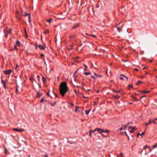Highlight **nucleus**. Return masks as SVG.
Instances as JSON below:
<instances>
[{"instance_id": "nucleus-1", "label": "nucleus", "mask_w": 157, "mask_h": 157, "mask_svg": "<svg viewBox=\"0 0 157 157\" xmlns=\"http://www.w3.org/2000/svg\"><path fill=\"white\" fill-rule=\"evenodd\" d=\"M68 90L67 83L66 82H62L59 86L60 94L63 97Z\"/></svg>"}, {"instance_id": "nucleus-2", "label": "nucleus", "mask_w": 157, "mask_h": 157, "mask_svg": "<svg viewBox=\"0 0 157 157\" xmlns=\"http://www.w3.org/2000/svg\"><path fill=\"white\" fill-rule=\"evenodd\" d=\"M144 150H145L146 153L145 154H146L147 153H148L151 151V147L148 146L146 145L144 146V149H143L142 152L144 151Z\"/></svg>"}, {"instance_id": "nucleus-3", "label": "nucleus", "mask_w": 157, "mask_h": 157, "mask_svg": "<svg viewBox=\"0 0 157 157\" xmlns=\"http://www.w3.org/2000/svg\"><path fill=\"white\" fill-rule=\"evenodd\" d=\"M129 132L131 133L134 132V131L136 129V127H133L132 126H129L128 129Z\"/></svg>"}, {"instance_id": "nucleus-4", "label": "nucleus", "mask_w": 157, "mask_h": 157, "mask_svg": "<svg viewBox=\"0 0 157 157\" xmlns=\"http://www.w3.org/2000/svg\"><path fill=\"white\" fill-rule=\"evenodd\" d=\"M22 15L23 16H24V17H25L26 16H29V23L31 22V16H30V14H28L26 12H25V14L23 15V14L22 13H21Z\"/></svg>"}, {"instance_id": "nucleus-5", "label": "nucleus", "mask_w": 157, "mask_h": 157, "mask_svg": "<svg viewBox=\"0 0 157 157\" xmlns=\"http://www.w3.org/2000/svg\"><path fill=\"white\" fill-rule=\"evenodd\" d=\"M46 46L44 45V46H43L41 45L40 44H39L38 45V47L40 48V50H44L45 49V48L46 47Z\"/></svg>"}, {"instance_id": "nucleus-6", "label": "nucleus", "mask_w": 157, "mask_h": 157, "mask_svg": "<svg viewBox=\"0 0 157 157\" xmlns=\"http://www.w3.org/2000/svg\"><path fill=\"white\" fill-rule=\"evenodd\" d=\"M12 71V70H9L4 71V73L5 75H10Z\"/></svg>"}, {"instance_id": "nucleus-7", "label": "nucleus", "mask_w": 157, "mask_h": 157, "mask_svg": "<svg viewBox=\"0 0 157 157\" xmlns=\"http://www.w3.org/2000/svg\"><path fill=\"white\" fill-rule=\"evenodd\" d=\"M80 25V23H76L74 26H73L72 27V28L73 29H74L76 28H77L78 27H79V26Z\"/></svg>"}, {"instance_id": "nucleus-8", "label": "nucleus", "mask_w": 157, "mask_h": 157, "mask_svg": "<svg viewBox=\"0 0 157 157\" xmlns=\"http://www.w3.org/2000/svg\"><path fill=\"white\" fill-rule=\"evenodd\" d=\"M1 82H2V85L4 87V88L6 89V83L4 81H3L2 79V78L1 79Z\"/></svg>"}, {"instance_id": "nucleus-9", "label": "nucleus", "mask_w": 157, "mask_h": 157, "mask_svg": "<svg viewBox=\"0 0 157 157\" xmlns=\"http://www.w3.org/2000/svg\"><path fill=\"white\" fill-rule=\"evenodd\" d=\"M13 130L14 131H16L17 132H21L22 131H23L24 130H22V129H20L17 128H13Z\"/></svg>"}, {"instance_id": "nucleus-10", "label": "nucleus", "mask_w": 157, "mask_h": 157, "mask_svg": "<svg viewBox=\"0 0 157 157\" xmlns=\"http://www.w3.org/2000/svg\"><path fill=\"white\" fill-rule=\"evenodd\" d=\"M120 79H124L123 78V77L125 78L127 80L128 79V78L127 77H126L124 75L121 74L120 75Z\"/></svg>"}, {"instance_id": "nucleus-11", "label": "nucleus", "mask_w": 157, "mask_h": 157, "mask_svg": "<svg viewBox=\"0 0 157 157\" xmlns=\"http://www.w3.org/2000/svg\"><path fill=\"white\" fill-rule=\"evenodd\" d=\"M6 32L8 34H10L12 32V29H7L6 28Z\"/></svg>"}, {"instance_id": "nucleus-12", "label": "nucleus", "mask_w": 157, "mask_h": 157, "mask_svg": "<svg viewBox=\"0 0 157 157\" xmlns=\"http://www.w3.org/2000/svg\"><path fill=\"white\" fill-rule=\"evenodd\" d=\"M42 95V93H40L39 92H38L37 93V95L36 96V98H39L41 97Z\"/></svg>"}, {"instance_id": "nucleus-13", "label": "nucleus", "mask_w": 157, "mask_h": 157, "mask_svg": "<svg viewBox=\"0 0 157 157\" xmlns=\"http://www.w3.org/2000/svg\"><path fill=\"white\" fill-rule=\"evenodd\" d=\"M112 90L113 92L116 93H119L120 91V90H117L114 89H112Z\"/></svg>"}, {"instance_id": "nucleus-14", "label": "nucleus", "mask_w": 157, "mask_h": 157, "mask_svg": "<svg viewBox=\"0 0 157 157\" xmlns=\"http://www.w3.org/2000/svg\"><path fill=\"white\" fill-rule=\"evenodd\" d=\"M140 92H141V93L142 94H146V93H149L150 92V91H146L145 90H143L140 91Z\"/></svg>"}, {"instance_id": "nucleus-15", "label": "nucleus", "mask_w": 157, "mask_h": 157, "mask_svg": "<svg viewBox=\"0 0 157 157\" xmlns=\"http://www.w3.org/2000/svg\"><path fill=\"white\" fill-rule=\"evenodd\" d=\"M42 80L44 83H45L46 82V78L43 76H42Z\"/></svg>"}, {"instance_id": "nucleus-16", "label": "nucleus", "mask_w": 157, "mask_h": 157, "mask_svg": "<svg viewBox=\"0 0 157 157\" xmlns=\"http://www.w3.org/2000/svg\"><path fill=\"white\" fill-rule=\"evenodd\" d=\"M96 130H97V131H101V133L102 132H104V129H101L97 128H96Z\"/></svg>"}, {"instance_id": "nucleus-17", "label": "nucleus", "mask_w": 157, "mask_h": 157, "mask_svg": "<svg viewBox=\"0 0 157 157\" xmlns=\"http://www.w3.org/2000/svg\"><path fill=\"white\" fill-rule=\"evenodd\" d=\"M20 44L21 43L20 42L19 40H17L16 42V45L17 46H20Z\"/></svg>"}, {"instance_id": "nucleus-18", "label": "nucleus", "mask_w": 157, "mask_h": 157, "mask_svg": "<svg viewBox=\"0 0 157 157\" xmlns=\"http://www.w3.org/2000/svg\"><path fill=\"white\" fill-rule=\"evenodd\" d=\"M120 97H121V96H118L117 95H114L113 96V98L114 99H119Z\"/></svg>"}, {"instance_id": "nucleus-19", "label": "nucleus", "mask_w": 157, "mask_h": 157, "mask_svg": "<svg viewBox=\"0 0 157 157\" xmlns=\"http://www.w3.org/2000/svg\"><path fill=\"white\" fill-rule=\"evenodd\" d=\"M94 74L95 75L96 78H97V77H102V76L101 75H98L95 73H94Z\"/></svg>"}, {"instance_id": "nucleus-20", "label": "nucleus", "mask_w": 157, "mask_h": 157, "mask_svg": "<svg viewBox=\"0 0 157 157\" xmlns=\"http://www.w3.org/2000/svg\"><path fill=\"white\" fill-rule=\"evenodd\" d=\"M52 18H50L49 19H47L46 21L47 22L51 23V22H52Z\"/></svg>"}, {"instance_id": "nucleus-21", "label": "nucleus", "mask_w": 157, "mask_h": 157, "mask_svg": "<svg viewBox=\"0 0 157 157\" xmlns=\"http://www.w3.org/2000/svg\"><path fill=\"white\" fill-rule=\"evenodd\" d=\"M90 110H91V109H89V110H86L85 111V113L86 114V115H88L90 111Z\"/></svg>"}, {"instance_id": "nucleus-22", "label": "nucleus", "mask_w": 157, "mask_h": 157, "mask_svg": "<svg viewBox=\"0 0 157 157\" xmlns=\"http://www.w3.org/2000/svg\"><path fill=\"white\" fill-rule=\"evenodd\" d=\"M151 120H150L148 122H146V123H145V126H147L148 124H150L151 123Z\"/></svg>"}, {"instance_id": "nucleus-23", "label": "nucleus", "mask_w": 157, "mask_h": 157, "mask_svg": "<svg viewBox=\"0 0 157 157\" xmlns=\"http://www.w3.org/2000/svg\"><path fill=\"white\" fill-rule=\"evenodd\" d=\"M96 131H97V130H96L95 128L94 130H91L89 132V133H90L91 134H92V133H93L95 132Z\"/></svg>"}, {"instance_id": "nucleus-24", "label": "nucleus", "mask_w": 157, "mask_h": 157, "mask_svg": "<svg viewBox=\"0 0 157 157\" xmlns=\"http://www.w3.org/2000/svg\"><path fill=\"white\" fill-rule=\"evenodd\" d=\"M143 83V82L139 80V81H138V82L136 83V85H139L141 83Z\"/></svg>"}, {"instance_id": "nucleus-25", "label": "nucleus", "mask_w": 157, "mask_h": 157, "mask_svg": "<svg viewBox=\"0 0 157 157\" xmlns=\"http://www.w3.org/2000/svg\"><path fill=\"white\" fill-rule=\"evenodd\" d=\"M123 126H124V127H121L120 129V131H121L123 129L125 128H127V126L126 125V124H125L124 125H123Z\"/></svg>"}, {"instance_id": "nucleus-26", "label": "nucleus", "mask_w": 157, "mask_h": 157, "mask_svg": "<svg viewBox=\"0 0 157 157\" xmlns=\"http://www.w3.org/2000/svg\"><path fill=\"white\" fill-rule=\"evenodd\" d=\"M84 75H87L91 74V73L90 72H85L84 73Z\"/></svg>"}, {"instance_id": "nucleus-27", "label": "nucleus", "mask_w": 157, "mask_h": 157, "mask_svg": "<svg viewBox=\"0 0 157 157\" xmlns=\"http://www.w3.org/2000/svg\"><path fill=\"white\" fill-rule=\"evenodd\" d=\"M83 66L85 67V68L84 69V71H86L87 70V67L85 64H84Z\"/></svg>"}, {"instance_id": "nucleus-28", "label": "nucleus", "mask_w": 157, "mask_h": 157, "mask_svg": "<svg viewBox=\"0 0 157 157\" xmlns=\"http://www.w3.org/2000/svg\"><path fill=\"white\" fill-rule=\"evenodd\" d=\"M75 35H73V36L71 35L69 36V38L71 39H72L73 38H74L75 37Z\"/></svg>"}, {"instance_id": "nucleus-29", "label": "nucleus", "mask_w": 157, "mask_h": 157, "mask_svg": "<svg viewBox=\"0 0 157 157\" xmlns=\"http://www.w3.org/2000/svg\"><path fill=\"white\" fill-rule=\"evenodd\" d=\"M70 48H67L69 50H72L73 49V46L72 45H71L70 46Z\"/></svg>"}, {"instance_id": "nucleus-30", "label": "nucleus", "mask_w": 157, "mask_h": 157, "mask_svg": "<svg viewBox=\"0 0 157 157\" xmlns=\"http://www.w3.org/2000/svg\"><path fill=\"white\" fill-rule=\"evenodd\" d=\"M135 101H139V100L136 97L133 96L132 97Z\"/></svg>"}, {"instance_id": "nucleus-31", "label": "nucleus", "mask_w": 157, "mask_h": 157, "mask_svg": "<svg viewBox=\"0 0 157 157\" xmlns=\"http://www.w3.org/2000/svg\"><path fill=\"white\" fill-rule=\"evenodd\" d=\"M44 97H43L41 99V100L40 101V103H41L42 102H43L44 101Z\"/></svg>"}, {"instance_id": "nucleus-32", "label": "nucleus", "mask_w": 157, "mask_h": 157, "mask_svg": "<svg viewBox=\"0 0 157 157\" xmlns=\"http://www.w3.org/2000/svg\"><path fill=\"white\" fill-rule=\"evenodd\" d=\"M56 104V102L55 101L53 103H51V105L52 106H54L55 104Z\"/></svg>"}, {"instance_id": "nucleus-33", "label": "nucleus", "mask_w": 157, "mask_h": 157, "mask_svg": "<svg viewBox=\"0 0 157 157\" xmlns=\"http://www.w3.org/2000/svg\"><path fill=\"white\" fill-rule=\"evenodd\" d=\"M109 131L107 130H104V133H109Z\"/></svg>"}, {"instance_id": "nucleus-34", "label": "nucleus", "mask_w": 157, "mask_h": 157, "mask_svg": "<svg viewBox=\"0 0 157 157\" xmlns=\"http://www.w3.org/2000/svg\"><path fill=\"white\" fill-rule=\"evenodd\" d=\"M157 147V144H154V145L153 147V149L155 147L156 148Z\"/></svg>"}, {"instance_id": "nucleus-35", "label": "nucleus", "mask_w": 157, "mask_h": 157, "mask_svg": "<svg viewBox=\"0 0 157 157\" xmlns=\"http://www.w3.org/2000/svg\"><path fill=\"white\" fill-rule=\"evenodd\" d=\"M8 34H9L7 33L6 32V33L5 35V36L6 38L8 36Z\"/></svg>"}, {"instance_id": "nucleus-36", "label": "nucleus", "mask_w": 157, "mask_h": 157, "mask_svg": "<svg viewBox=\"0 0 157 157\" xmlns=\"http://www.w3.org/2000/svg\"><path fill=\"white\" fill-rule=\"evenodd\" d=\"M91 77L93 78H94V79H95V78H96L95 75H94H94H91Z\"/></svg>"}, {"instance_id": "nucleus-37", "label": "nucleus", "mask_w": 157, "mask_h": 157, "mask_svg": "<svg viewBox=\"0 0 157 157\" xmlns=\"http://www.w3.org/2000/svg\"><path fill=\"white\" fill-rule=\"evenodd\" d=\"M117 30L119 31V32H120L121 29L119 27H117Z\"/></svg>"}, {"instance_id": "nucleus-38", "label": "nucleus", "mask_w": 157, "mask_h": 157, "mask_svg": "<svg viewBox=\"0 0 157 157\" xmlns=\"http://www.w3.org/2000/svg\"><path fill=\"white\" fill-rule=\"evenodd\" d=\"M90 36L94 37H96V36L94 35H91Z\"/></svg>"}, {"instance_id": "nucleus-39", "label": "nucleus", "mask_w": 157, "mask_h": 157, "mask_svg": "<svg viewBox=\"0 0 157 157\" xmlns=\"http://www.w3.org/2000/svg\"><path fill=\"white\" fill-rule=\"evenodd\" d=\"M146 97V95H143L141 97V98H144V97Z\"/></svg>"}, {"instance_id": "nucleus-40", "label": "nucleus", "mask_w": 157, "mask_h": 157, "mask_svg": "<svg viewBox=\"0 0 157 157\" xmlns=\"http://www.w3.org/2000/svg\"><path fill=\"white\" fill-rule=\"evenodd\" d=\"M35 48L36 49H37V47H38V45L37 44H35Z\"/></svg>"}, {"instance_id": "nucleus-41", "label": "nucleus", "mask_w": 157, "mask_h": 157, "mask_svg": "<svg viewBox=\"0 0 157 157\" xmlns=\"http://www.w3.org/2000/svg\"><path fill=\"white\" fill-rule=\"evenodd\" d=\"M18 92V89H17V87H16V94H17V93Z\"/></svg>"}, {"instance_id": "nucleus-42", "label": "nucleus", "mask_w": 157, "mask_h": 157, "mask_svg": "<svg viewBox=\"0 0 157 157\" xmlns=\"http://www.w3.org/2000/svg\"><path fill=\"white\" fill-rule=\"evenodd\" d=\"M85 34L87 36H91V34H89L87 33H85Z\"/></svg>"}, {"instance_id": "nucleus-43", "label": "nucleus", "mask_w": 157, "mask_h": 157, "mask_svg": "<svg viewBox=\"0 0 157 157\" xmlns=\"http://www.w3.org/2000/svg\"><path fill=\"white\" fill-rule=\"evenodd\" d=\"M25 33L27 35V36H28L27 33V32H26V28H25Z\"/></svg>"}, {"instance_id": "nucleus-44", "label": "nucleus", "mask_w": 157, "mask_h": 157, "mask_svg": "<svg viewBox=\"0 0 157 157\" xmlns=\"http://www.w3.org/2000/svg\"><path fill=\"white\" fill-rule=\"evenodd\" d=\"M17 46L16 45H14V48L16 49V50H17Z\"/></svg>"}, {"instance_id": "nucleus-45", "label": "nucleus", "mask_w": 157, "mask_h": 157, "mask_svg": "<svg viewBox=\"0 0 157 157\" xmlns=\"http://www.w3.org/2000/svg\"><path fill=\"white\" fill-rule=\"evenodd\" d=\"M144 134H145V132H143V133H141V135H140V136H142L143 135H144Z\"/></svg>"}, {"instance_id": "nucleus-46", "label": "nucleus", "mask_w": 157, "mask_h": 157, "mask_svg": "<svg viewBox=\"0 0 157 157\" xmlns=\"http://www.w3.org/2000/svg\"><path fill=\"white\" fill-rule=\"evenodd\" d=\"M70 105L71 106H73L74 105V104H73L72 103H71L70 104Z\"/></svg>"}, {"instance_id": "nucleus-47", "label": "nucleus", "mask_w": 157, "mask_h": 157, "mask_svg": "<svg viewBox=\"0 0 157 157\" xmlns=\"http://www.w3.org/2000/svg\"><path fill=\"white\" fill-rule=\"evenodd\" d=\"M78 107L77 106L76 107L75 109V111H77Z\"/></svg>"}, {"instance_id": "nucleus-48", "label": "nucleus", "mask_w": 157, "mask_h": 157, "mask_svg": "<svg viewBox=\"0 0 157 157\" xmlns=\"http://www.w3.org/2000/svg\"><path fill=\"white\" fill-rule=\"evenodd\" d=\"M40 56H41V57H42V56H44V54H42V53H41L40 55Z\"/></svg>"}, {"instance_id": "nucleus-49", "label": "nucleus", "mask_w": 157, "mask_h": 157, "mask_svg": "<svg viewBox=\"0 0 157 157\" xmlns=\"http://www.w3.org/2000/svg\"><path fill=\"white\" fill-rule=\"evenodd\" d=\"M128 87H131V88H133V86H131V85H129L128 86Z\"/></svg>"}, {"instance_id": "nucleus-50", "label": "nucleus", "mask_w": 157, "mask_h": 157, "mask_svg": "<svg viewBox=\"0 0 157 157\" xmlns=\"http://www.w3.org/2000/svg\"><path fill=\"white\" fill-rule=\"evenodd\" d=\"M18 67V65L17 64L16 66V67H15V70H16L17 69V67Z\"/></svg>"}, {"instance_id": "nucleus-51", "label": "nucleus", "mask_w": 157, "mask_h": 157, "mask_svg": "<svg viewBox=\"0 0 157 157\" xmlns=\"http://www.w3.org/2000/svg\"><path fill=\"white\" fill-rule=\"evenodd\" d=\"M47 95L48 96H50V94H49V92H48L47 93Z\"/></svg>"}, {"instance_id": "nucleus-52", "label": "nucleus", "mask_w": 157, "mask_h": 157, "mask_svg": "<svg viewBox=\"0 0 157 157\" xmlns=\"http://www.w3.org/2000/svg\"><path fill=\"white\" fill-rule=\"evenodd\" d=\"M98 131V133H100V134H101V131Z\"/></svg>"}, {"instance_id": "nucleus-53", "label": "nucleus", "mask_w": 157, "mask_h": 157, "mask_svg": "<svg viewBox=\"0 0 157 157\" xmlns=\"http://www.w3.org/2000/svg\"><path fill=\"white\" fill-rule=\"evenodd\" d=\"M140 135H141V134H140V133H138L137 136L138 137L139 136H140Z\"/></svg>"}, {"instance_id": "nucleus-54", "label": "nucleus", "mask_w": 157, "mask_h": 157, "mask_svg": "<svg viewBox=\"0 0 157 157\" xmlns=\"http://www.w3.org/2000/svg\"><path fill=\"white\" fill-rule=\"evenodd\" d=\"M155 121V120H154V121H152V122H153V123H155V124H157V123H156V122Z\"/></svg>"}, {"instance_id": "nucleus-55", "label": "nucleus", "mask_w": 157, "mask_h": 157, "mask_svg": "<svg viewBox=\"0 0 157 157\" xmlns=\"http://www.w3.org/2000/svg\"><path fill=\"white\" fill-rule=\"evenodd\" d=\"M85 85V83L83 82H82V85L84 86Z\"/></svg>"}, {"instance_id": "nucleus-56", "label": "nucleus", "mask_w": 157, "mask_h": 157, "mask_svg": "<svg viewBox=\"0 0 157 157\" xmlns=\"http://www.w3.org/2000/svg\"><path fill=\"white\" fill-rule=\"evenodd\" d=\"M125 135H126L127 136H128V135H127V133L126 132H125Z\"/></svg>"}, {"instance_id": "nucleus-57", "label": "nucleus", "mask_w": 157, "mask_h": 157, "mask_svg": "<svg viewBox=\"0 0 157 157\" xmlns=\"http://www.w3.org/2000/svg\"><path fill=\"white\" fill-rule=\"evenodd\" d=\"M74 92L75 93V94H77V92L75 90L74 91Z\"/></svg>"}, {"instance_id": "nucleus-58", "label": "nucleus", "mask_w": 157, "mask_h": 157, "mask_svg": "<svg viewBox=\"0 0 157 157\" xmlns=\"http://www.w3.org/2000/svg\"><path fill=\"white\" fill-rule=\"evenodd\" d=\"M120 154L121 155V156H123V154H122V153H121Z\"/></svg>"}, {"instance_id": "nucleus-59", "label": "nucleus", "mask_w": 157, "mask_h": 157, "mask_svg": "<svg viewBox=\"0 0 157 157\" xmlns=\"http://www.w3.org/2000/svg\"><path fill=\"white\" fill-rule=\"evenodd\" d=\"M96 102H94V105H96Z\"/></svg>"}, {"instance_id": "nucleus-60", "label": "nucleus", "mask_w": 157, "mask_h": 157, "mask_svg": "<svg viewBox=\"0 0 157 157\" xmlns=\"http://www.w3.org/2000/svg\"><path fill=\"white\" fill-rule=\"evenodd\" d=\"M124 93H121V94L122 96H123L124 95Z\"/></svg>"}, {"instance_id": "nucleus-61", "label": "nucleus", "mask_w": 157, "mask_h": 157, "mask_svg": "<svg viewBox=\"0 0 157 157\" xmlns=\"http://www.w3.org/2000/svg\"><path fill=\"white\" fill-rule=\"evenodd\" d=\"M135 70L136 71H138V70L137 69H135Z\"/></svg>"}, {"instance_id": "nucleus-62", "label": "nucleus", "mask_w": 157, "mask_h": 157, "mask_svg": "<svg viewBox=\"0 0 157 157\" xmlns=\"http://www.w3.org/2000/svg\"><path fill=\"white\" fill-rule=\"evenodd\" d=\"M90 137H91V136H92L91 134L90 133Z\"/></svg>"}, {"instance_id": "nucleus-63", "label": "nucleus", "mask_w": 157, "mask_h": 157, "mask_svg": "<svg viewBox=\"0 0 157 157\" xmlns=\"http://www.w3.org/2000/svg\"><path fill=\"white\" fill-rule=\"evenodd\" d=\"M127 136V137H128V140H129V136Z\"/></svg>"}, {"instance_id": "nucleus-64", "label": "nucleus", "mask_w": 157, "mask_h": 157, "mask_svg": "<svg viewBox=\"0 0 157 157\" xmlns=\"http://www.w3.org/2000/svg\"><path fill=\"white\" fill-rule=\"evenodd\" d=\"M37 77H38V78H40V76L39 75H37Z\"/></svg>"}]
</instances>
